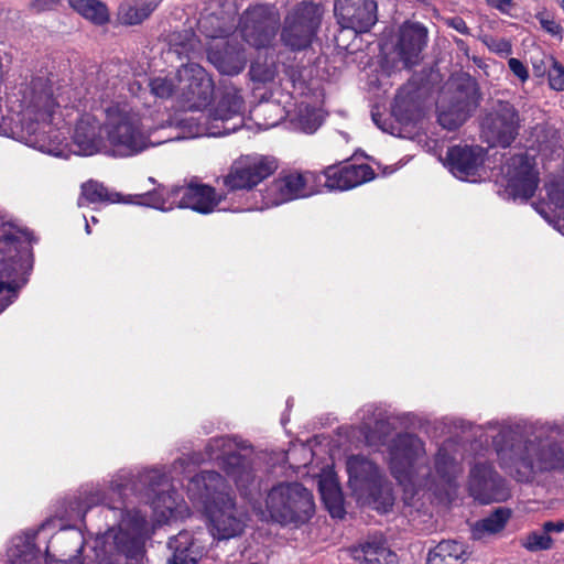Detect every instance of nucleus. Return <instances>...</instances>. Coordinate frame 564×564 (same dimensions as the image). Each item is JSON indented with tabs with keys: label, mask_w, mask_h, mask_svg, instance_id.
Instances as JSON below:
<instances>
[{
	"label": "nucleus",
	"mask_w": 564,
	"mask_h": 564,
	"mask_svg": "<svg viewBox=\"0 0 564 564\" xmlns=\"http://www.w3.org/2000/svg\"><path fill=\"white\" fill-rule=\"evenodd\" d=\"M69 4L80 15L95 24H104L109 20L107 7L99 0H69Z\"/></svg>",
	"instance_id": "obj_32"
},
{
	"label": "nucleus",
	"mask_w": 564,
	"mask_h": 564,
	"mask_svg": "<svg viewBox=\"0 0 564 564\" xmlns=\"http://www.w3.org/2000/svg\"><path fill=\"white\" fill-rule=\"evenodd\" d=\"M176 82L191 107L199 109L206 106L212 96V82L205 70L196 64L183 65L174 76H158L150 80L149 87L155 98H170L176 89Z\"/></svg>",
	"instance_id": "obj_9"
},
{
	"label": "nucleus",
	"mask_w": 564,
	"mask_h": 564,
	"mask_svg": "<svg viewBox=\"0 0 564 564\" xmlns=\"http://www.w3.org/2000/svg\"><path fill=\"white\" fill-rule=\"evenodd\" d=\"M509 519V511L498 509L489 517L476 522L473 527V538L482 539L487 534H495L502 530Z\"/></svg>",
	"instance_id": "obj_33"
},
{
	"label": "nucleus",
	"mask_w": 564,
	"mask_h": 564,
	"mask_svg": "<svg viewBox=\"0 0 564 564\" xmlns=\"http://www.w3.org/2000/svg\"><path fill=\"white\" fill-rule=\"evenodd\" d=\"M237 443L226 436L212 438L206 445L204 457L181 458L176 460L170 477L158 468L144 469L132 482V490L143 494L158 516V522L166 521L178 508V498L170 490L169 479L180 475H189L194 466L205 459L216 460L225 469L228 477L236 484L242 495H248L256 482L249 463L237 452Z\"/></svg>",
	"instance_id": "obj_3"
},
{
	"label": "nucleus",
	"mask_w": 564,
	"mask_h": 564,
	"mask_svg": "<svg viewBox=\"0 0 564 564\" xmlns=\"http://www.w3.org/2000/svg\"><path fill=\"white\" fill-rule=\"evenodd\" d=\"M208 59L221 74L226 75L239 74L247 62L243 51L237 44L225 41L216 42L210 46Z\"/></svg>",
	"instance_id": "obj_25"
},
{
	"label": "nucleus",
	"mask_w": 564,
	"mask_h": 564,
	"mask_svg": "<svg viewBox=\"0 0 564 564\" xmlns=\"http://www.w3.org/2000/svg\"><path fill=\"white\" fill-rule=\"evenodd\" d=\"M476 106L475 87L469 86L466 90L457 91L451 102L445 98L440 100L438 122L443 128L454 130L467 120Z\"/></svg>",
	"instance_id": "obj_21"
},
{
	"label": "nucleus",
	"mask_w": 564,
	"mask_h": 564,
	"mask_svg": "<svg viewBox=\"0 0 564 564\" xmlns=\"http://www.w3.org/2000/svg\"><path fill=\"white\" fill-rule=\"evenodd\" d=\"M507 186L516 197L530 198L538 187V173L528 155L512 156L506 165Z\"/></svg>",
	"instance_id": "obj_18"
},
{
	"label": "nucleus",
	"mask_w": 564,
	"mask_h": 564,
	"mask_svg": "<svg viewBox=\"0 0 564 564\" xmlns=\"http://www.w3.org/2000/svg\"><path fill=\"white\" fill-rule=\"evenodd\" d=\"M100 131V124L95 116L83 115L75 126L73 144L76 150L74 152L79 155H93L106 148Z\"/></svg>",
	"instance_id": "obj_23"
},
{
	"label": "nucleus",
	"mask_w": 564,
	"mask_h": 564,
	"mask_svg": "<svg viewBox=\"0 0 564 564\" xmlns=\"http://www.w3.org/2000/svg\"><path fill=\"white\" fill-rule=\"evenodd\" d=\"M251 74L254 79H258L260 82H268L273 78V72L270 69H267L263 73H260V68L258 66L252 65L251 66Z\"/></svg>",
	"instance_id": "obj_50"
},
{
	"label": "nucleus",
	"mask_w": 564,
	"mask_h": 564,
	"mask_svg": "<svg viewBox=\"0 0 564 564\" xmlns=\"http://www.w3.org/2000/svg\"><path fill=\"white\" fill-rule=\"evenodd\" d=\"M279 14L274 7L258 4L241 17V33L247 43L260 48L269 46L275 37Z\"/></svg>",
	"instance_id": "obj_16"
},
{
	"label": "nucleus",
	"mask_w": 564,
	"mask_h": 564,
	"mask_svg": "<svg viewBox=\"0 0 564 564\" xmlns=\"http://www.w3.org/2000/svg\"><path fill=\"white\" fill-rule=\"evenodd\" d=\"M307 116H301L299 119V123L301 129L305 133H313L321 126L322 121L317 113L311 111L308 108L305 109Z\"/></svg>",
	"instance_id": "obj_42"
},
{
	"label": "nucleus",
	"mask_w": 564,
	"mask_h": 564,
	"mask_svg": "<svg viewBox=\"0 0 564 564\" xmlns=\"http://www.w3.org/2000/svg\"><path fill=\"white\" fill-rule=\"evenodd\" d=\"M399 110H400L399 106H397V107H394V108H393V113H394V116H395V117H398V118H399Z\"/></svg>",
	"instance_id": "obj_57"
},
{
	"label": "nucleus",
	"mask_w": 564,
	"mask_h": 564,
	"mask_svg": "<svg viewBox=\"0 0 564 564\" xmlns=\"http://www.w3.org/2000/svg\"><path fill=\"white\" fill-rule=\"evenodd\" d=\"M227 481L216 471H203L192 477L186 486L188 498L200 506L209 520L210 532L218 540L239 535L246 519L230 496Z\"/></svg>",
	"instance_id": "obj_6"
},
{
	"label": "nucleus",
	"mask_w": 564,
	"mask_h": 564,
	"mask_svg": "<svg viewBox=\"0 0 564 564\" xmlns=\"http://www.w3.org/2000/svg\"><path fill=\"white\" fill-rule=\"evenodd\" d=\"M158 7V0H130L119 7V19L123 24L135 25L144 21Z\"/></svg>",
	"instance_id": "obj_28"
},
{
	"label": "nucleus",
	"mask_w": 564,
	"mask_h": 564,
	"mask_svg": "<svg viewBox=\"0 0 564 564\" xmlns=\"http://www.w3.org/2000/svg\"><path fill=\"white\" fill-rule=\"evenodd\" d=\"M375 431L371 430V423L365 422L362 431L365 433V440L369 445H377L381 441V436L377 435V432H382L386 429L387 423L382 419H376Z\"/></svg>",
	"instance_id": "obj_41"
},
{
	"label": "nucleus",
	"mask_w": 564,
	"mask_h": 564,
	"mask_svg": "<svg viewBox=\"0 0 564 564\" xmlns=\"http://www.w3.org/2000/svg\"><path fill=\"white\" fill-rule=\"evenodd\" d=\"M543 530L545 532H547V533L549 532H553V531L562 532L564 530V522H562V521H558L556 523H554V522H545L543 524Z\"/></svg>",
	"instance_id": "obj_51"
},
{
	"label": "nucleus",
	"mask_w": 564,
	"mask_h": 564,
	"mask_svg": "<svg viewBox=\"0 0 564 564\" xmlns=\"http://www.w3.org/2000/svg\"><path fill=\"white\" fill-rule=\"evenodd\" d=\"M469 491L480 503H490L507 497L502 479L486 463H477L471 468Z\"/></svg>",
	"instance_id": "obj_19"
},
{
	"label": "nucleus",
	"mask_w": 564,
	"mask_h": 564,
	"mask_svg": "<svg viewBox=\"0 0 564 564\" xmlns=\"http://www.w3.org/2000/svg\"><path fill=\"white\" fill-rule=\"evenodd\" d=\"M22 237L25 240L30 239L26 231H19V235L8 232L0 239V252H3L0 257V294L3 291L15 292L25 283L24 280L22 283H19L13 279L18 265L15 258L19 253V245Z\"/></svg>",
	"instance_id": "obj_20"
},
{
	"label": "nucleus",
	"mask_w": 564,
	"mask_h": 564,
	"mask_svg": "<svg viewBox=\"0 0 564 564\" xmlns=\"http://www.w3.org/2000/svg\"><path fill=\"white\" fill-rule=\"evenodd\" d=\"M547 57L549 56H544L541 61L533 62V70L536 76H544L546 70L550 69V63L547 62Z\"/></svg>",
	"instance_id": "obj_48"
},
{
	"label": "nucleus",
	"mask_w": 564,
	"mask_h": 564,
	"mask_svg": "<svg viewBox=\"0 0 564 564\" xmlns=\"http://www.w3.org/2000/svg\"><path fill=\"white\" fill-rule=\"evenodd\" d=\"M550 69L547 70L550 86L555 90H564V66L554 57L549 56Z\"/></svg>",
	"instance_id": "obj_37"
},
{
	"label": "nucleus",
	"mask_w": 564,
	"mask_h": 564,
	"mask_svg": "<svg viewBox=\"0 0 564 564\" xmlns=\"http://www.w3.org/2000/svg\"><path fill=\"white\" fill-rule=\"evenodd\" d=\"M426 36V29L419 23L408 22L400 28L397 52L405 67L419 63Z\"/></svg>",
	"instance_id": "obj_24"
},
{
	"label": "nucleus",
	"mask_w": 564,
	"mask_h": 564,
	"mask_svg": "<svg viewBox=\"0 0 564 564\" xmlns=\"http://www.w3.org/2000/svg\"><path fill=\"white\" fill-rule=\"evenodd\" d=\"M57 2L58 0H34L31 3V8L36 12H42L53 9Z\"/></svg>",
	"instance_id": "obj_45"
},
{
	"label": "nucleus",
	"mask_w": 564,
	"mask_h": 564,
	"mask_svg": "<svg viewBox=\"0 0 564 564\" xmlns=\"http://www.w3.org/2000/svg\"><path fill=\"white\" fill-rule=\"evenodd\" d=\"M219 202L220 198L213 187L189 183L187 186L173 187L166 193L163 188H160L158 193L144 196L142 204L160 210H169L177 206L180 208H191L200 214H209L214 212Z\"/></svg>",
	"instance_id": "obj_10"
},
{
	"label": "nucleus",
	"mask_w": 564,
	"mask_h": 564,
	"mask_svg": "<svg viewBox=\"0 0 564 564\" xmlns=\"http://www.w3.org/2000/svg\"><path fill=\"white\" fill-rule=\"evenodd\" d=\"M276 169L278 164L273 158L242 155L232 162L228 173L223 177V183L230 191L251 189Z\"/></svg>",
	"instance_id": "obj_14"
},
{
	"label": "nucleus",
	"mask_w": 564,
	"mask_h": 564,
	"mask_svg": "<svg viewBox=\"0 0 564 564\" xmlns=\"http://www.w3.org/2000/svg\"><path fill=\"white\" fill-rule=\"evenodd\" d=\"M485 152L479 145H455L447 151L446 165L460 180L475 176L484 163Z\"/></svg>",
	"instance_id": "obj_22"
},
{
	"label": "nucleus",
	"mask_w": 564,
	"mask_h": 564,
	"mask_svg": "<svg viewBox=\"0 0 564 564\" xmlns=\"http://www.w3.org/2000/svg\"><path fill=\"white\" fill-rule=\"evenodd\" d=\"M318 489L332 517L341 518L345 513L343 495L336 475L332 469H324L322 471L318 478Z\"/></svg>",
	"instance_id": "obj_27"
},
{
	"label": "nucleus",
	"mask_w": 564,
	"mask_h": 564,
	"mask_svg": "<svg viewBox=\"0 0 564 564\" xmlns=\"http://www.w3.org/2000/svg\"><path fill=\"white\" fill-rule=\"evenodd\" d=\"M399 121L401 122H406V120L402 119V118H399Z\"/></svg>",
	"instance_id": "obj_60"
},
{
	"label": "nucleus",
	"mask_w": 564,
	"mask_h": 564,
	"mask_svg": "<svg viewBox=\"0 0 564 564\" xmlns=\"http://www.w3.org/2000/svg\"><path fill=\"white\" fill-rule=\"evenodd\" d=\"M313 495L302 484L280 482L273 486L264 499L262 516L282 527L299 528L313 517Z\"/></svg>",
	"instance_id": "obj_7"
},
{
	"label": "nucleus",
	"mask_w": 564,
	"mask_h": 564,
	"mask_svg": "<svg viewBox=\"0 0 564 564\" xmlns=\"http://www.w3.org/2000/svg\"><path fill=\"white\" fill-rule=\"evenodd\" d=\"M325 180L324 182V186L327 187L328 189H339L340 191V187L337 186L336 184H340L343 183L344 181V166L341 167H338V166H328L323 175H322Z\"/></svg>",
	"instance_id": "obj_40"
},
{
	"label": "nucleus",
	"mask_w": 564,
	"mask_h": 564,
	"mask_svg": "<svg viewBox=\"0 0 564 564\" xmlns=\"http://www.w3.org/2000/svg\"><path fill=\"white\" fill-rule=\"evenodd\" d=\"M15 555H17L15 551L11 550L10 551V556L11 557H15ZM22 555H23L22 560L12 558V563L13 564H29V561L32 557V553L30 551H22Z\"/></svg>",
	"instance_id": "obj_52"
},
{
	"label": "nucleus",
	"mask_w": 564,
	"mask_h": 564,
	"mask_svg": "<svg viewBox=\"0 0 564 564\" xmlns=\"http://www.w3.org/2000/svg\"><path fill=\"white\" fill-rule=\"evenodd\" d=\"M518 129V112L506 101H498L481 122V135L491 147H509L516 139Z\"/></svg>",
	"instance_id": "obj_15"
},
{
	"label": "nucleus",
	"mask_w": 564,
	"mask_h": 564,
	"mask_svg": "<svg viewBox=\"0 0 564 564\" xmlns=\"http://www.w3.org/2000/svg\"><path fill=\"white\" fill-rule=\"evenodd\" d=\"M335 14L344 29L356 33L368 32L377 22V2L375 0H337Z\"/></svg>",
	"instance_id": "obj_17"
},
{
	"label": "nucleus",
	"mask_w": 564,
	"mask_h": 564,
	"mask_svg": "<svg viewBox=\"0 0 564 564\" xmlns=\"http://www.w3.org/2000/svg\"><path fill=\"white\" fill-rule=\"evenodd\" d=\"M59 564H82V562L78 558H73L69 563L61 562Z\"/></svg>",
	"instance_id": "obj_54"
},
{
	"label": "nucleus",
	"mask_w": 564,
	"mask_h": 564,
	"mask_svg": "<svg viewBox=\"0 0 564 564\" xmlns=\"http://www.w3.org/2000/svg\"><path fill=\"white\" fill-rule=\"evenodd\" d=\"M524 546L530 551L547 550L552 546V539L547 532H534L527 536Z\"/></svg>",
	"instance_id": "obj_39"
},
{
	"label": "nucleus",
	"mask_w": 564,
	"mask_h": 564,
	"mask_svg": "<svg viewBox=\"0 0 564 564\" xmlns=\"http://www.w3.org/2000/svg\"><path fill=\"white\" fill-rule=\"evenodd\" d=\"M169 547L174 551L172 558L167 564H195L197 553L194 543L187 532H180L176 536L170 539Z\"/></svg>",
	"instance_id": "obj_31"
},
{
	"label": "nucleus",
	"mask_w": 564,
	"mask_h": 564,
	"mask_svg": "<svg viewBox=\"0 0 564 564\" xmlns=\"http://www.w3.org/2000/svg\"><path fill=\"white\" fill-rule=\"evenodd\" d=\"M9 305V302H0V313Z\"/></svg>",
	"instance_id": "obj_56"
},
{
	"label": "nucleus",
	"mask_w": 564,
	"mask_h": 564,
	"mask_svg": "<svg viewBox=\"0 0 564 564\" xmlns=\"http://www.w3.org/2000/svg\"><path fill=\"white\" fill-rule=\"evenodd\" d=\"M243 124V99L235 90H227L208 116H185L175 123L162 120L156 128L141 122L127 105H112L106 109L104 130L113 156H132L150 147L167 141L199 137H224Z\"/></svg>",
	"instance_id": "obj_1"
},
{
	"label": "nucleus",
	"mask_w": 564,
	"mask_h": 564,
	"mask_svg": "<svg viewBox=\"0 0 564 564\" xmlns=\"http://www.w3.org/2000/svg\"><path fill=\"white\" fill-rule=\"evenodd\" d=\"M489 4L502 13H509L512 9V0H488Z\"/></svg>",
	"instance_id": "obj_49"
},
{
	"label": "nucleus",
	"mask_w": 564,
	"mask_h": 564,
	"mask_svg": "<svg viewBox=\"0 0 564 564\" xmlns=\"http://www.w3.org/2000/svg\"><path fill=\"white\" fill-rule=\"evenodd\" d=\"M372 119H373L375 123H376L379 128H381L383 131H386V128H384L383 126H381V124H380V122H379V120H378V118H377V115L372 113Z\"/></svg>",
	"instance_id": "obj_53"
},
{
	"label": "nucleus",
	"mask_w": 564,
	"mask_h": 564,
	"mask_svg": "<svg viewBox=\"0 0 564 564\" xmlns=\"http://www.w3.org/2000/svg\"><path fill=\"white\" fill-rule=\"evenodd\" d=\"M452 444H444L435 457V477L441 481L451 484L455 476L460 471L454 457L449 454ZM389 466L392 475L400 485L426 486L427 478L433 477L432 469L427 465V456L424 443L413 434H400L388 448Z\"/></svg>",
	"instance_id": "obj_5"
},
{
	"label": "nucleus",
	"mask_w": 564,
	"mask_h": 564,
	"mask_svg": "<svg viewBox=\"0 0 564 564\" xmlns=\"http://www.w3.org/2000/svg\"><path fill=\"white\" fill-rule=\"evenodd\" d=\"M375 177L372 169L367 164L360 165H345L344 166V181L340 184H336L340 187V191L349 189L361 185Z\"/></svg>",
	"instance_id": "obj_34"
},
{
	"label": "nucleus",
	"mask_w": 564,
	"mask_h": 564,
	"mask_svg": "<svg viewBox=\"0 0 564 564\" xmlns=\"http://www.w3.org/2000/svg\"><path fill=\"white\" fill-rule=\"evenodd\" d=\"M554 226L558 229V231H561L564 235V225L561 226L560 223L556 221Z\"/></svg>",
	"instance_id": "obj_55"
},
{
	"label": "nucleus",
	"mask_w": 564,
	"mask_h": 564,
	"mask_svg": "<svg viewBox=\"0 0 564 564\" xmlns=\"http://www.w3.org/2000/svg\"><path fill=\"white\" fill-rule=\"evenodd\" d=\"M112 498H109L106 496L105 492L101 491L98 487H90L88 489H85L79 497V505L78 510L86 512L88 509H90L94 506H97L99 503H106L109 507L110 511H113L117 509V507L111 506Z\"/></svg>",
	"instance_id": "obj_35"
},
{
	"label": "nucleus",
	"mask_w": 564,
	"mask_h": 564,
	"mask_svg": "<svg viewBox=\"0 0 564 564\" xmlns=\"http://www.w3.org/2000/svg\"><path fill=\"white\" fill-rule=\"evenodd\" d=\"M118 528H110L95 540V550L122 551L131 557H138L143 550L147 534L145 518L139 511H120Z\"/></svg>",
	"instance_id": "obj_12"
},
{
	"label": "nucleus",
	"mask_w": 564,
	"mask_h": 564,
	"mask_svg": "<svg viewBox=\"0 0 564 564\" xmlns=\"http://www.w3.org/2000/svg\"><path fill=\"white\" fill-rule=\"evenodd\" d=\"M466 555V547L457 541H442L430 553L426 564H457Z\"/></svg>",
	"instance_id": "obj_29"
},
{
	"label": "nucleus",
	"mask_w": 564,
	"mask_h": 564,
	"mask_svg": "<svg viewBox=\"0 0 564 564\" xmlns=\"http://www.w3.org/2000/svg\"><path fill=\"white\" fill-rule=\"evenodd\" d=\"M322 176L314 172L284 171L275 177L264 192L267 207L278 206L293 199L312 196L321 191Z\"/></svg>",
	"instance_id": "obj_13"
},
{
	"label": "nucleus",
	"mask_w": 564,
	"mask_h": 564,
	"mask_svg": "<svg viewBox=\"0 0 564 564\" xmlns=\"http://www.w3.org/2000/svg\"><path fill=\"white\" fill-rule=\"evenodd\" d=\"M72 93L68 86L54 89L52 79L44 76L22 83L17 94L19 110L10 118L11 137L41 152L66 156L65 138L54 123L61 107H74Z\"/></svg>",
	"instance_id": "obj_2"
},
{
	"label": "nucleus",
	"mask_w": 564,
	"mask_h": 564,
	"mask_svg": "<svg viewBox=\"0 0 564 564\" xmlns=\"http://www.w3.org/2000/svg\"><path fill=\"white\" fill-rule=\"evenodd\" d=\"M500 467L519 481L531 480L536 473L564 468V447L527 436L520 425L489 424Z\"/></svg>",
	"instance_id": "obj_4"
},
{
	"label": "nucleus",
	"mask_w": 564,
	"mask_h": 564,
	"mask_svg": "<svg viewBox=\"0 0 564 564\" xmlns=\"http://www.w3.org/2000/svg\"><path fill=\"white\" fill-rule=\"evenodd\" d=\"M481 41L490 52L496 53L500 57H507L512 53V44L505 37L484 35Z\"/></svg>",
	"instance_id": "obj_36"
},
{
	"label": "nucleus",
	"mask_w": 564,
	"mask_h": 564,
	"mask_svg": "<svg viewBox=\"0 0 564 564\" xmlns=\"http://www.w3.org/2000/svg\"><path fill=\"white\" fill-rule=\"evenodd\" d=\"M120 195L115 192H110L101 183L96 181H88L82 185V194L78 198V206L85 207L89 204L97 203H118Z\"/></svg>",
	"instance_id": "obj_30"
},
{
	"label": "nucleus",
	"mask_w": 564,
	"mask_h": 564,
	"mask_svg": "<svg viewBox=\"0 0 564 564\" xmlns=\"http://www.w3.org/2000/svg\"><path fill=\"white\" fill-rule=\"evenodd\" d=\"M93 223H97L96 217H91Z\"/></svg>",
	"instance_id": "obj_59"
},
{
	"label": "nucleus",
	"mask_w": 564,
	"mask_h": 564,
	"mask_svg": "<svg viewBox=\"0 0 564 564\" xmlns=\"http://www.w3.org/2000/svg\"><path fill=\"white\" fill-rule=\"evenodd\" d=\"M549 204L560 213L564 212V180L552 182L546 186Z\"/></svg>",
	"instance_id": "obj_38"
},
{
	"label": "nucleus",
	"mask_w": 564,
	"mask_h": 564,
	"mask_svg": "<svg viewBox=\"0 0 564 564\" xmlns=\"http://www.w3.org/2000/svg\"><path fill=\"white\" fill-rule=\"evenodd\" d=\"M128 479V474L119 475L118 478L111 482L110 491L112 492V495L121 497V490L127 486L123 481H127Z\"/></svg>",
	"instance_id": "obj_46"
},
{
	"label": "nucleus",
	"mask_w": 564,
	"mask_h": 564,
	"mask_svg": "<svg viewBox=\"0 0 564 564\" xmlns=\"http://www.w3.org/2000/svg\"><path fill=\"white\" fill-rule=\"evenodd\" d=\"M351 557L359 564H398V556L384 545L381 535L370 536L358 546L349 550Z\"/></svg>",
	"instance_id": "obj_26"
},
{
	"label": "nucleus",
	"mask_w": 564,
	"mask_h": 564,
	"mask_svg": "<svg viewBox=\"0 0 564 564\" xmlns=\"http://www.w3.org/2000/svg\"><path fill=\"white\" fill-rule=\"evenodd\" d=\"M323 12L319 6L301 2L284 17L280 33L281 43L291 51L308 48L321 26Z\"/></svg>",
	"instance_id": "obj_11"
},
{
	"label": "nucleus",
	"mask_w": 564,
	"mask_h": 564,
	"mask_svg": "<svg viewBox=\"0 0 564 564\" xmlns=\"http://www.w3.org/2000/svg\"><path fill=\"white\" fill-rule=\"evenodd\" d=\"M508 66L512 74L521 82L525 83L529 79V70L527 66L518 58L510 57Z\"/></svg>",
	"instance_id": "obj_44"
},
{
	"label": "nucleus",
	"mask_w": 564,
	"mask_h": 564,
	"mask_svg": "<svg viewBox=\"0 0 564 564\" xmlns=\"http://www.w3.org/2000/svg\"><path fill=\"white\" fill-rule=\"evenodd\" d=\"M346 466L348 486L356 499L380 512H387L393 505V497L378 466L364 456L349 457Z\"/></svg>",
	"instance_id": "obj_8"
},
{
	"label": "nucleus",
	"mask_w": 564,
	"mask_h": 564,
	"mask_svg": "<svg viewBox=\"0 0 564 564\" xmlns=\"http://www.w3.org/2000/svg\"><path fill=\"white\" fill-rule=\"evenodd\" d=\"M536 19L544 31L553 36H561L562 28L553 18L544 13H539Z\"/></svg>",
	"instance_id": "obj_43"
},
{
	"label": "nucleus",
	"mask_w": 564,
	"mask_h": 564,
	"mask_svg": "<svg viewBox=\"0 0 564 564\" xmlns=\"http://www.w3.org/2000/svg\"><path fill=\"white\" fill-rule=\"evenodd\" d=\"M85 229H86L87 234H90V227H89L88 223H86Z\"/></svg>",
	"instance_id": "obj_58"
},
{
	"label": "nucleus",
	"mask_w": 564,
	"mask_h": 564,
	"mask_svg": "<svg viewBox=\"0 0 564 564\" xmlns=\"http://www.w3.org/2000/svg\"><path fill=\"white\" fill-rule=\"evenodd\" d=\"M447 24L462 34L468 33V26L466 22L459 17L448 19Z\"/></svg>",
	"instance_id": "obj_47"
}]
</instances>
